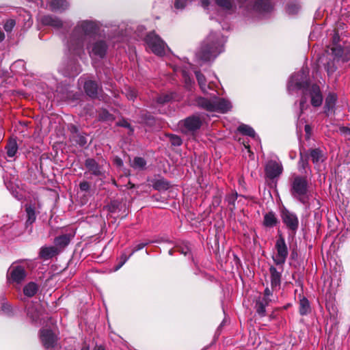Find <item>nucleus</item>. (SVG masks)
Returning a JSON list of instances; mask_svg holds the SVG:
<instances>
[{
	"label": "nucleus",
	"mask_w": 350,
	"mask_h": 350,
	"mask_svg": "<svg viewBox=\"0 0 350 350\" xmlns=\"http://www.w3.org/2000/svg\"><path fill=\"white\" fill-rule=\"evenodd\" d=\"M97 30L94 22L83 21L79 22L75 27L70 40L68 49L75 55H80L85 42H88L87 49L91 57L103 58L106 53L107 46L103 40L94 41V35Z\"/></svg>",
	"instance_id": "f257e3e1"
},
{
	"label": "nucleus",
	"mask_w": 350,
	"mask_h": 350,
	"mask_svg": "<svg viewBox=\"0 0 350 350\" xmlns=\"http://www.w3.org/2000/svg\"><path fill=\"white\" fill-rule=\"evenodd\" d=\"M308 71L307 70L302 69L299 72L292 75L287 85L289 94L301 90L302 96L299 101L300 113H302L309 107L308 104V99L314 107L321 106L323 103V96L319 86L308 83Z\"/></svg>",
	"instance_id": "f03ea898"
},
{
	"label": "nucleus",
	"mask_w": 350,
	"mask_h": 350,
	"mask_svg": "<svg viewBox=\"0 0 350 350\" xmlns=\"http://www.w3.org/2000/svg\"><path fill=\"white\" fill-rule=\"evenodd\" d=\"M224 42L220 34L211 32L197 52V58L202 62L213 60L222 51Z\"/></svg>",
	"instance_id": "7ed1b4c3"
},
{
	"label": "nucleus",
	"mask_w": 350,
	"mask_h": 350,
	"mask_svg": "<svg viewBox=\"0 0 350 350\" xmlns=\"http://www.w3.org/2000/svg\"><path fill=\"white\" fill-rule=\"evenodd\" d=\"M197 105L211 112L226 113L232 108L230 103L223 98L213 96L211 98H198L196 100Z\"/></svg>",
	"instance_id": "20e7f679"
},
{
	"label": "nucleus",
	"mask_w": 350,
	"mask_h": 350,
	"mask_svg": "<svg viewBox=\"0 0 350 350\" xmlns=\"http://www.w3.org/2000/svg\"><path fill=\"white\" fill-rule=\"evenodd\" d=\"M291 193L293 198L306 204L310 199L308 184L305 177L295 176L291 184Z\"/></svg>",
	"instance_id": "39448f33"
},
{
	"label": "nucleus",
	"mask_w": 350,
	"mask_h": 350,
	"mask_svg": "<svg viewBox=\"0 0 350 350\" xmlns=\"http://www.w3.org/2000/svg\"><path fill=\"white\" fill-rule=\"evenodd\" d=\"M274 248L275 252L272 256L273 260L275 265L282 266L288 255V250L282 234H280L276 240Z\"/></svg>",
	"instance_id": "423d86ee"
},
{
	"label": "nucleus",
	"mask_w": 350,
	"mask_h": 350,
	"mask_svg": "<svg viewBox=\"0 0 350 350\" xmlns=\"http://www.w3.org/2000/svg\"><path fill=\"white\" fill-rule=\"evenodd\" d=\"M145 42L148 48L154 54L159 56H162L165 54L166 44L154 31L150 32L146 36Z\"/></svg>",
	"instance_id": "0eeeda50"
},
{
	"label": "nucleus",
	"mask_w": 350,
	"mask_h": 350,
	"mask_svg": "<svg viewBox=\"0 0 350 350\" xmlns=\"http://www.w3.org/2000/svg\"><path fill=\"white\" fill-rule=\"evenodd\" d=\"M281 218L286 228L295 233L299 227V219L297 215L286 209L282 211Z\"/></svg>",
	"instance_id": "6e6552de"
},
{
	"label": "nucleus",
	"mask_w": 350,
	"mask_h": 350,
	"mask_svg": "<svg viewBox=\"0 0 350 350\" xmlns=\"http://www.w3.org/2000/svg\"><path fill=\"white\" fill-rule=\"evenodd\" d=\"M40 338L45 349L50 350L57 344V336L51 329H42L40 331Z\"/></svg>",
	"instance_id": "1a4fd4ad"
},
{
	"label": "nucleus",
	"mask_w": 350,
	"mask_h": 350,
	"mask_svg": "<svg viewBox=\"0 0 350 350\" xmlns=\"http://www.w3.org/2000/svg\"><path fill=\"white\" fill-rule=\"evenodd\" d=\"M331 51L334 59L338 62H345L350 59V50L347 47L342 48L340 45H336L331 48Z\"/></svg>",
	"instance_id": "9d476101"
},
{
	"label": "nucleus",
	"mask_w": 350,
	"mask_h": 350,
	"mask_svg": "<svg viewBox=\"0 0 350 350\" xmlns=\"http://www.w3.org/2000/svg\"><path fill=\"white\" fill-rule=\"evenodd\" d=\"M10 279L12 282L21 283L26 278L27 273L23 267L12 265L9 269Z\"/></svg>",
	"instance_id": "9b49d317"
},
{
	"label": "nucleus",
	"mask_w": 350,
	"mask_h": 350,
	"mask_svg": "<svg viewBox=\"0 0 350 350\" xmlns=\"http://www.w3.org/2000/svg\"><path fill=\"white\" fill-rule=\"evenodd\" d=\"M85 166L88 169V172L96 176H103L105 170L103 165L98 163L94 159H88L85 161Z\"/></svg>",
	"instance_id": "f8f14e48"
},
{
	"label": "nucleus",
	"mask_w": 350,
	"mask_h": 350,
	"mask_svg": "<svg viewBox=\"0 0 350 350\" xmlns=\"http://www.w3.org/2000/svg\"><path fill=\"white\" fill-rule=\"evenodd\" d=\"M283 171L281 163L275 161H269L265 166V174L269 178H274L279 176Z\"/></svg>",
	"instance_id": "ddd939ff"
},
{
	"label": "nucleus",
	"mask_w": 350,
	"mask_h": 350,
	"mask_svg": "<svg viewBox=\"0 0 350 350\" xmlns=\"http://www.w3.org/2000/svg\"><path fill=\"white\" fill-rule=\"evenodd\" d=\"M202 122L198 116H190L184 120L182 122L183 131H194L201 126Z\"/></svg>",
	"instance_id": "4468645a"
},
{
	"label": "nucleus",
	"mask_w": 350,
	"mask_h": 350,
	"mask_svg": "<svg viewBox=\"0 0 350 350\" xmlns=\"http://www.w3.org/2000/svg\"><path fill=\"white\" fill-rule=\"evenodd\" d=\"M271 273V285L272 288H278L280 286L281 284V275L282 269L280 271H278L275 267L271 266L269 268Z\"/></svg>",
	"instance_id": "2eb2a0df"
},
{
	"label": "nucleus",
	"mask_w": 350,
	"mask_h": 350,
	"mask_svg": "<svg viewBox=\"0 0 350 350\" xmlns=\"http://www.w3.org/2000/svg\"><path fill=\"white\" fill-rule=\"evenodd\" d=\"M272 299H267V298H259L256 303V312L261 317H265L266 314L265 308L267 306Z\"/></svg>",
	"instance_id": "dca6fc26"
},
{
	"label": "nucleus",
	"mask_w": 350,
	"mask_h": 350,
	"mask_svg": "<svg viewBox=\"0 0 350 350\" xmlns=\"http://www.w3.org/2000/svg\"><path fill=\"white\" fill-rule=\"evenodd\" d=\"M84 89L86 94L92 98H94L97 96L98 94V85L93 81H88L84 84Z\"/></svg>",
	"instance_id": "f3484780"
},
{
	"label": "nucleus",
	"mask_w": 350,
	"mask_h": 350,
	"mask_svg": "<svg viewBox=\"0 0 350 350\" xmlns=\"http://www.w3.org/2000/svg\"><path fill=\"white\" fill-rule=\"evenodd\" d=\"M310 157L314 164L318 165L325 160L323 152L319 148L310 150Z\"/></svg>",
	"instance_id": "a211bd4d"
},
{
	"label": "nucleus",
	"mask_w": 350,
	"mask_h": 350,
	"mask_svg": "<svg viewBox=\"0 0 350 350\" xmlns=\"http://www.w3.org/2000/svg\"><path fill=\"white\" fill-rule=\"evenodd\" d=\"M336 101V96L334 94H329L325 98V112L329 114L334 108Z\"/></svg>",
	"instance_id": "6ab92c4d"
},
{
	"label": "nucleus",
	"mask_w": 350,
	"mask_h": 350,
	"mask_svg": "<svg viewBox=\"0 0 350 350\" xmlns=\"http://www.w3.org/2000/svg\"><path fill=\"white\" fill-rule=\"evenodd\" d=\"M71 238L72 236L70 234H62L59 237H57L54 239V243L55 246L59 248H64L69 244Z\"/></svg>",
	"instance_id": "aec40b11"
},
{
	"label": "nucleus",
	"mask_w": 350,
	"mask_h": 350,
	"mask_svg": "<svg viewBox=\"0 0 350 350\" xmlns=\"http://www.w3.org/2000/svg\"><path fill=\"white\" fill-rule=\"evenodd\" d=\"M277 223L278 219L274 213L269 212L264 215L263 224L266 227L273 228Z\"/></svg>",
	"instance_id": "412c9836"
},
{
	"label": "nucleus",
	"mask_w": 350,
	"mask_h": 350,
	"mask_svg": "<svg viewBox=\"0 0 350 350\" xmlns=\"http://www.w3.org/2000/svg\"><path fill=\"white\" fill-rule=\"evenodd\" d=\"M254 9L260 12H269L272 9V5L267 0H260L256 3Z\"/></svg>",
	"instance_id": "4be33fe9"
},
{
	"label": "nucleus",
	"mask_w": 350,
	"mask_h": 350,
	"mask_svg": "<svg viewBox=\"0 0 350 350\" xmlns=\"http://www.w3.org/2000/svg\"><path fill=\"white\" fill-rule=\"evenodd\" d=\"M38 290V284L35 282H31L24 286L23 293L26 296L31 297L36 295Z\"/></svg>",
	"instance_id": "5701e85b"
},
{
	"label": "nucleus",
	"mask_w": 350,
	"mask_h": 350,
	"mask_svg": "<svg viewBox=\"0 0 350 350\" xmlns=\"http://www.w3.org/2000/svg\"><path fill=\"white\" fill-rule=\"evenodd\" d=\"M299 313L301 315H306L311 311L309 301L306 297H302L299 300Z\"/></svg>",
	"instance_id": "b1692460"
},
{
	"label": "nucleus",
	"mask_w": 350,
	"mask_h": 350,
	"mask_svg": "<svg viewBox=\"0 0 350 350\" xmlns=\"http://www.w3.org/2000/svg\"><path fill=\"white\" fill-rule=\"evenodd\" d=\"M50 5L52 10L62 11L68 7V3L65 0H53Z\"/></svg>",
	"instance_id": "393cba45"
},
{
	"label": "nucleus",
	"mask_w": 350,
	"mask_h": 350,
	"mask_svg": "<svg viewBox=\"0 0 350 350\" xmlns=\"http://www.w3.org/2000/svg\"><path fill=\"white\" fill-rule=\"evenodd\" d=\"M25 211H26L27 217V219L26 221V224L31 225L36 221V219L35 208L31 205H26Z\"/></svg>",
	"instance_id": "a878e982"
},
{
	"label": "nucleus",
	"mask_w": 350,
	"mask_h": 350,
	"mask_svg": "<svg viewBox=\"0 0 350 350\" xmlns=\"http://www.w3.org/2000/svg\"><path fill=\"white\" fill-rule=\"evenodd\" d=\"M6 149L8 156L9 157H13L18 150V145L16 139H10L6 146Z\"/></svg>",
	"instance_id": "bb28decb"
},
{
	"label": "nucleus",
	"mask_w": 350,
	"mask_h": 350,
	"mask_svg": "<svg viewBox=\"0 0 350 350\" xmlns=\"http://www.w3.org/2000/svg\"><path fill=\"white\" fill-rule=\"evenodd\" d=\"M146 165V161L142 157H135L133 162L131 163V166L137 170H143L145 169Z\"/></svg>",
	"instance_id": "cd10ccee"
},
{
	"label": "nucleus",
	"mask_w": 350,
	"mask_h": 350,
	"mask_svg": "<svg viewBox=\"0 0 350 350\" xmlns=\"http://www.w3.org/2000/svg\"><path fill=\"white\" fill-rule=\"evenodd\" d=\"M56 253V250L53 247H42L40 250V255L42 258L48 259L53 257Z\"/></svg>",
	"instance_id": "c85d7f7f"
},
{
	"label": "nucleus",
	"mask_w": 350,
	"mask_h": 350,
	"mask_svg": "<svg viewBox=\"0 0 350 350\" xmlns=\"http://www.w3.org/2000/svg\"><path fill=\"white\" fill-rule=\"evenodd\" d=\"M195 74L202 91L206 92L208 86L206 85L205 77L200 71H196Z\"/></svg>",
	"instance_id": "c756f323"
},
{
	"label": "nucleus",
	"mask_w": 350,
	"mask_h": 350,
	"mask_svg": "<svg viewBox=\"0 0 350 350\" xmlns=\"http://www.w3.org/2000/svg\"><path fill=\"white\" fill-rule=\"evenodd\" d=\"M238 131L243 135H248L252 137H255L256 133L254 130L247 124H241L238 127Z\"/></svg>",
	"instance_id": "7c9ffc66"
},
{
	"label": "nucleus",
	"mask_w": 350,
	"mask_h": 350,
	"mask_svg": "<svg viewBox=\"0 0 350 350\" xmlns=\"http://www.w3.org/2000/svg\"><path fill=\"white\" fill-rule=\"evenodd\" d=\"M43 21L46 25L56 27H59L62 25V23L60 20L56 18H53L52 16H45Z\"/></svg>",
	"instance_id": "2f4dec72"
},
{
	"label": "nucleus",
	"mask_w": 350,
	"mask_h": 350,
	"mask_svg": "<svg viewBox=\"0 0 350 350\" xmlns=\"http://www.w3.org/2000/svg\"><path fill=\"white\" fill-rule=\"evenodd\" d=\"M173 98V95L172 93L170 94H163L157 98V103L159 104H165L170 101Z\"/></svg>",
	"instance_id": "473e14b6"
},
{
	"label": "nucleus",
	"mask_w": 350,
	"mask_h": 350,
	"mask_svg": "<svg viewBox=\"0 0 350 350\" xmlns=\"http://www.w3.org/2000/svg\"><path fill=\"white\" fill-rule=\"evenodd\" d=\"M170 186L169 183L163 179H159L155 181L154 183V187L157 190H165L167 189Z\"/></svg>",
	"instance_id": "72a5a7b5"
},
{
	"label": "nucleus",
	"mask_w": 350,
	"mask_h": 350,
	"mask_svg": "<svg viewBox=\"0 0 350 350\" xmlns=\"http://www.w3.org/2000/svg\"><path fill=\"white\" fill-rule=\"evenodd\" d=\"M172 145L178 146L182 144V139L180 137L173 134H169L167 135Z\"/></svg>",
	"instance_id": "f704fd0d"
},
{
	"label": "nucleus",
	"mask_w": 350,
	"mask_h": 350,
	"mask_svg": "<svg viewBox=\"0 0 350 350\" xmlns=\"http://www.w3.org/2000/svg\"><path fill=\"white\" fill-rule=\"evenodd\" d=\"M216 3L226 10H230L232 8V3L230 0H215Z\"/></svg>",
	"instance_id": "c9c22d12"
},
{
	"label": "nucleus",
	"mask_w": 350,
	"mask_h": 350,
	"mask_svg": "<svg viewBox=\"0 0 350 350\" xmlns=\"http://www.w3.org/2000/svg\"><path fill=\"white\" fill-rule=\"evenodd\" d=\"M124 94L129 100H133L137 97L136 91L131 88H126Z\"/></svg>",
	"instance_id": "e433bc0d"
},
{
	"label": "nucleus",
	"mask_w": 350,
	"mask_h": 350,
	"mask_svg": "<svg viewBox=\"0 0 350 350\" xmlns=\"http://www.w3.org/2000/svg\"><path fill=\"white\" fill-rule=\"evenodd\" d=\"M99 118L103 121H111L113 119V116L111 115L106 110H103L99 114Z\"/></svg>",
	"instance_id": "4c0bfd02"
},
{
	"label": "nucleus",
	"mask_w": 350,
	"mask_h": 350,
	"mask_svg": "<svg viewBox=\"0 0 350 350\" xmlns=\"http://www.w3.org/2000/svg\"><path fill=\"white\" fill-rule=\"evenodd\" d=\"M308 165V157H304L302 153H300V159L299 161V168L304 170Z\"/></svg>",
	"instance_id": "58836bf2"
},
{
	"label": "nucleus",
	"mask_w": 350,
	"mask_h": 350,
	"mask_svg": "<svg viewBox=\"0 0 350 350\" xmlns=\"http://www.w3.org/2000/svg\"><path fill=\"white\" fill-rule=\"evenodd\" d=\"M15 21L13 19H9L6 21V23L4 25V29L7 31H11L14 27L15 26Z\"/></svg>",
	"instance_id": "ea45409f"
},
{
	"label": "nucleus",
	"mask_w": 350,
	"mask_h": 350,
	"mask_svg": "<svg viewBox=\"0 0 350 350\" xmlns=\"http://www.w3.org/2000/svg\"><path fill=\"white\" fill-rule=\"evenodd\" d=\"M325 68H326L328 75L333 74L336 70V67L334 66L333 62L327 63Z\"/></svg>",
	"instance_id": "a19ab883"
},
{
	"label": "nucleus",
	"mask_w": 350,
	"mask_h": 350,
	"mask_svg": "<svg viewBox=\"0 0 350 350\" xmlns=\"http://www.w3.org/2000/svg\"><path fill=\"white\" fill-rule=\"evenodd\" d=\"M299 8L297 5H288V7H287V12L289 13V14H296L298 10H299Z\"/></svg>",
	"instance_id": "79ce46f5"
},
{
	"label": "nucleus",
	"mask_w": 350,
	"mask_h": 350,
	"mask_svg": "<svg viewBox=\"0 0 350 350\" xmlns=\"http://www.w3.org/2000/svg\"><path fill=\"white\" fill-rule=\"evenodd\" d=\"M187 0H176L174 6L177 9H183L186 5Z\"/></svg>",
	"instance_id": "37998d69"
},
{
	"label": "nucleus",
	"mask_w": 350,
	"mask_h": 350,
	"mask_svg": "<svg viewBox=\"0 0 350 350\" xmlns=\"http://www.w3.org/2000/svg\"><path fill=\"white\" fill-rule=\"evenodd\" d=\"M237 198V193H231L228 195L226 198V200L228 201V204H234V202Z\"/></svg>",
	"instance_id": "c03bdc74"
},
{
	"label": "nucleus",
	"mask_w": 350,
	"mask_h": 350,
	"mask_svg": "<svg viewBox=\"0 0 350 350\" xmlns=\"http://www.w3.org/2000/svg\"><path fill=\"white\" fill-rule=\"evenodd\" d=\"M147 245H148V243H140L137 244L134 247V248H133L131 255H133V253H135V252L139 251V250L143 249Z\"/></svg>",
	"instance_id": "a18cd8bd"
},
{
	"label": "nucleus",
	"mask_w": 350,
	"mask_h": 350,
	"mask_svg": "<svg viewBox=\"0 0 350 350\" xmlns=\"http://www.w3.org/2000/svg\"><path fill=\"white\" fill-rule=\"evenodd\" d=\"M79 187L81 191H88L90 189V184L87 181H83L79 184Z\"/></svg>",
	"instance_id": "49530a36"
},
{
	"label": "nucleus",
	"mask_w": 350,
	"mask_h": 350,
	"mask_svg": "<svg viewBox=\"0 0 350 350\" xmlns=\"http://www.w3.org/2000/svg\"><path fill=\"white\" fill-rule=\"evenodd\" d=\"M131 255L130 254L129 256H126V255H122L121 256V262L120 263V265L116 267V270H118V269H120L127 260L129 258V257L131 256Z\"/></svg>",
	"instance_id": "de8ad7c7"
},
{
	"label": "nucleus",
	"mask_w": 350,
	"mask_h": 350,
	"mask_svg": "<svg viewBox=\"0 0 350 350\" xmlns=\"http://www.w3.org/2000/svg\"><path fill=\"white\" fill-rule=\"evenodd\" d=\"M339 40H340V36H339L338 33L336 32H334L333 37H332L333 46L338 45V42H339Z\"/></svg>",
	"instance_id": "09e8293b"
},
{
	"label": "nucleus",
	"mask_w": 350,
	"mask_h": 350,
	"mask_svg": "<svg viewBox=\"0 0 350 350\" xmlns=\"http://www.w3.org/2000/svg\"><path fill=\"white\" fill-rule=\"evenodd\" d=\"M272 295V291L269 288H266L264 293L263 298H267V299H271L270 297Z\"/></svg>",
	"instance_id": "8fccbe9b"
},
{
	"label": "nucleus",
	"mask_w": 350,
	"mask_h": 350,
	"mask_svg": "<svg viewBox=\"0 0 350 350\" xmlns=\"http://www.w3.org/2000/svg\"><path fill=\"white\" fill-rule=\"evenodd\" d=\"M78 142H79V144L81 146H84V145H85V144H86L87 141H86L85 137H83V136H79V137Z\"/></svg>",
	"instance_id": "3c124183"
},
{
	"label": "nucleus",
	"mask_w": 350,
	"mask_h": 350,
	"mask_svg": "<svg viewBox=\"0 0 350 350\" xmlns=\"http://www.w3.org/2000/svg\"><path fill=\"white\" fill-rule=\"evenodd\" d=\"M304 129H305L307 136L309 137V135H310V132H311L310 126L308 124H306Z\"/></svg>",
	"instance_id": "603ef678"
},
{
	"label": "nucleus",
	"mask_w": 350,
	"mask_h": 350,
	"mask_svg": "<svg viewBox=\"0 0 350 350\" xmlns=\"http://www.w3.org/2000/svg\"><path fill=\"white\" fill-rule=\"evenodd\" d=\"M202 6L204 8H206L209 5V1L208 0H202L201 1Z\"/></svg>",
	"instance_id": "864d4df0"
},
{
	"label": "nucleus",
	"mask_w": 350,
	"mask_h": 350,
	"mask_svg": "<svg viewBox=\"0 0 350 350\" xmlns=\"http://www.w3.org/2000/svg\"><path fill=\"white\" fill-rule=\"evenodd\" d=\"M118 125L124 126V127L129 126V124L127 122H126L125 120H123L122 122L118 123Z\"/></svg>",
	"instance_id": "5fc2aeb1"
},
{
	"label": "nucleus",
	"mask_w": 350,
	"mask_h": 350,
	"mask_svg": "<svg viewBox=\"0 0 350 350\" xmlns=\"http://www.w3.org/2000/svg\"><path fill=\"white\" fill-rule=\"evenodd\" d=\"M115 161H116V163L117 165H120H120H122L123 164V162H122V159H120V158H116V159H115Z\"/></svg>",
	"instance_id": "6e6d98bb"
},
{
	"label": "nucleus",
	"mask_w": 350,
	"mask_h": 350,
	"mask_svg": "<svg viewBox=\"0 0 350 350\" xmlns=\"http://www.w3.org/2000/svg\"><path fill=\"white\" fill-rule=\"evenodd\" d=\"M18 65H22V66H23V61H21V60L17 61V62H16L12 65V66H18Z\"/></svg>",
	"instance_id": "4d7b16f0"
},
{
	"label": "nucleus",
	"mask_w": 350,
	"mask_h": 350,
	"mask_svg": "<svg viewBox=\"0 0 350 350\" xmlns=\"http://www.w3.org/2000/svg\"><path fill=\"white\" fill-rule=\"evenodd\" d=\"M5 38L3 32L0 30V42H1Z\"/></svg>",
	"instance_id": "13d9d810"
},
{
	"label": "nucleus",
	"mask_w": 350,
	"mask_h": 350,
	"mask_svg": "<svg viewBox=\"0 0 350 350\" xmlns=\"http://www.w3.org/2000/svg\"><path fill=\"white\" fill-rule=\"evenodd\" d=\"M183 75H184V76H185V81H187V80H188V81H190V79H189V78H188V79H187V77L185 76V72H183Z\"/></svg>",
	"instance_id": "bf43d9fd"
},
{
	"label": "nucleus",
	"mask_w": 350,
	"mask_h": 350,
	"mask_svg": "<svg viewBox=\"0 0 350 350\" xmlns=\"http://www.w3.org/2000/svg\"><path fill=\"white\" fill-rule=\"evenodd\" d=\"M98 350H105V349L102 347H99Z\"/></svg>",
	"instance_id": "052dcab7"
},
{
	"label": "nucleus",
	"mask_w": 350,
	"mask_h": 350,
	"mask_svg": "<svg viewBox=\"0 0 350 350\" xmlns=\"http://www.w3.org/2000/svg\"><path fill=\"white\" fill-rule=\"evenodd\" d=\"M81 350H89L88 348H83Z\"/></svg>",
	"instance_id": "680f3d73"
},
{
	"label": "nucleus",
	"mask_w": 350,
	"mask_h": 350,
	"mask_svg": "<svg viewBox=\"0 0 350 350\" xmlns=\"http://www.w3.org/2000/svg\"><path fill=\"white\" fill-rule=\"evenodd\" d=\"M348 131L350 132V129H348Z\"/></svg>",
	"instance_id": "e2e57ef3"
}]
</instances>
